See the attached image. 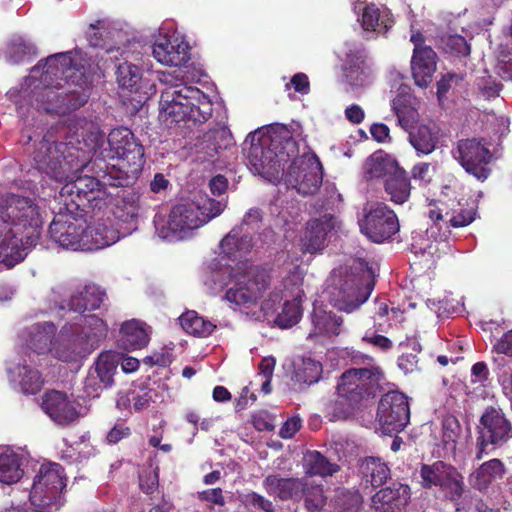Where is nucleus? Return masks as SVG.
Masks as SVG:
<instances>
[{"label":"nucleus","mask_w":512,"mask_h":512,"mask_svg":"<svg viewBox=\"0 0 512 512\" xmlns=\"http://www.w3.org/2000/svg\"><path fill=\"white\" fill-rule=\"evenodd\" d=\"M6 203L0 209V263L13 267L25 258L26 249L36 246L42 220L30 198L13 194Z\"/></svg>","instance_id":"obj_1"},{"label":"nucleus","mask_w":512,"mask_h":512,"mask_svg":"<svg viewBox=\"0 0 512 512\" xmlns=\"http://www.w3.org/2000/svg\"><path fill=\"white\" fill-rule=\"evenodd\" d=\"M383 373L378 367L350 368L337 381V398L328 405L331 420H347L371 405Z\"/></svg>","instance_id":"obj_2"},{"label":"nucleus","mask_w":512,"mask_h":512,"mask_svg":"<svg viewBox=\"0 0 512 512\" xmlns=\"http://www.w3.org/2000/svg\"><path fill=\"white\" fill-rule=\"evenodd\" d=\"M106 157L116 159V164L107 163L104 158L96 157L100 168L106 169L105 182L122 187L133 186L145 164L144 147L127 127L113 128L107 137Z\"/></svg>","instance_id":"obj_3"},{"label":"nucleus","mask_w":512,"mask_h":512,"mask_svg":"<svg viewBox=\"0 0 512 512\" xmlns=\"http://www.w3.org/2000/svg\"><path fill=\"white\" fill-rule=\"evenodd\" d=\"M167 85L160 96V112L171 122H184L188 127L207 122L213 112L208 95L195 86L186 85L183 77L164 75Z\"/></svg>","instance_id":"obj_4"},{"label":"nucleus","mask_w":512,"mask_h":512,"mask_svg":"<svg viewBox=\"0 0 512 512\" xmlns=\"http://www.w3.org/2000/svg\"><path fill=\"white\" fill-rule=\"evenodd\" d=\"M43 82L63 80L67 87H63L64 100L56 108L55 114H68L84 106L89 98L88 79L84 66L72 58V52L57 53L45 60Z\"/></svg>","instance_id":"obj_5"},{"label":"nucleus","mask_w":512,"mask_h":512,"mask_svg":"<svg viewBox=\"0 0 512 512\" xmlns=\"http://www.w3.org/2000/svg\"><path fill=\"white\" fill-rule=\"evenodd\" d=\"M31 157L39 173L60 183L66 181L70 173L86 166L84 152L70 143L57 141L53 128L35 144Z\"/></svg>","instance_id":"obj_6"},{"label":"nucleus","mask_w":512,"mask_h":512,"mask_svg":"<svg viewBox=\"0 0 512 512\" xmlns=\"http://www.w3.org/2000/svg\"><path fill=\"white\" fill-rule=\"evenodd\" d=\"M374 287L373 268L367 262L359 261L345 273L332 276L329 302L339 311L352 313L368 300Z\"/></svg>","instance_id":"obj_7"},{"label":"nucleus","mask_w":512,"mask_h":512,"mask_svg":"<svg viewBox=\"0 0 512 512\" xmlns=\"http://www.w3.org/2000/svg\"><path fill=\"white\" fill-rule=\"evenodd\" d=\"M298 154V145L289 129L282 125L279 132L262 136L252 142L248 151L249 164L259 174H279L286 164Z\"/></svg>","instance_id":"obj_8"},{"label":"nucleus","mask_w":512,"mask_h":512,"mask_svg":"<svg viewBox=\"0 0 512 512\" xmlns=\"http://www.w3.org/2000/svg\"><path fill=\"white\" fill-rule=\"evenodd\" d=\"M92 166L95 176H78L74 180L69 178L64 181L65 184L61 188L60 194L65 198V209H72L76 212L83 213L88 211L101 210L105 205V186L122 187L121 185H113L105 182L104 168H100L98 160L95 158L90 163L86 162V166Z\"/></svg>","instance_id":"obj_9"},{"label":"nucleus","mask_w":512,"mask_h":512,"mask_svg":"<svg viewBox=\"0 0 512 512\" xmlns=\"http://www.w3.org/2000/svg\"><path fill=\"white\" fill-rule=\"evenodd\" d=\"M231 286L224 298L238 306L249 309L256 306L270 287L267 269L245 261L230 268Z\"/></svg>","instance_id":"obj_10"},{"label":"nucleus","mask_w":512,"mask_h":512,"mask_svg":"<svg viewBox=\"0 0 512 512\" xmlns=\"http://www.w3.org/2000/svg\"><path fill=\"white\" fill-rule=\"evenodd\" d=\"M226 204L207 195H198L195 200L173 206L167 222L173 233H185L197 229L219 216Z\"/></svg>","instance_id":"obj_11"},{"label":"nucleus","mask_w":512,"mask_h":512,"mask_svg":"<svg viewBox=\"0 0 512 512\" xmlns=\"http://www.w3.org/2000/svg\"><path fill=\"white\" fill-rule=\"evenodd\" d=\"M475 458L481 460L491 450L502 446L512 436V425L499 407L488 406L479 419Z\"/></svg>","instance_id":"obj_12"},{"label":"nucleus","mask_w":512,"mask_h":512,"mask_svg":"<svg viewBox=\"0 0 512 512\" xmlns=\"http://www.w3.org/2000/svg\"><path fill=\"white\" fill-rule=\"evenodd\" d=\"M66 487L64 468L58 463L42 464L34 478L29 494L35 507L58 510L63 504L62 491Z\"/></svg>","instance_id":"obj_13"},{"label":"nucleus","mask_w":512,"mask_h":512,"mask_svg":"<svg viewBox=\"0 0 512 512\" xmlns=\"http://www.w3.org/2000/svg\"><path fill=\"white\" fill-rule=\"evenodd\" d=\"M421 486L425 489L439 487L445 498L458 506L464 493V478L458 470L444 461L422 464Z\"/></svg>","instance_id":"obj_14"},{"label":"nucleus","mask_w":512,"mask_h":512,"mask_svg":"<svg viewBox=\"0 0 512 512\" xmlns=\"http://www.w3.org/2000/svg\"><path fill=\"white\" fill-rule=\"evenodd\" d=\"M285 181L303 196L316 194L323 182V167L315 153L295 154Z\"/></svg>","instance_id":"obj_15"},{"label":"nucleus","mask_w":512,"mask_h":512,"mask_svg":"<svg viewBox=\"0 0 512 512\" xmlns=\"http://www.w3.org/2000/svg\"><path fill=\"white\" fill-rule=\"evenodd\" d=\"M86 228L83 214L72 209H65L64 212L60 208L49 225L48 233L63 248L84 250Z\"/></svg>","instance_id":"obj_16"},{"label":"nucleus","mask_w":512,"mask_h":512,"mask_svg":"<svg viewBox=\"0 0 512 512\" xmlns=\"http://www.w3.org/2000/svg\"><path fill=\"white\" fill-rule=\"evenodd\" d=\"M360 231L375 243L391 239L400 229L396 213L385 203L370 206L359 220Z\"/></svg>","instance_id":"obj_17"},{"label":"nucleus","mask_w":512,"mask_h":512,"mask_svg":"<svg viewBox=\"0 0 512 512\" xmlns=\"http://www.w3.org/2000/svg\"><path fill=\"white\" fill-rule=\"evenodd\" d=\"M377 421L386 435L398 434L410 421V407L407 396L399 391L385 393L377 408Z\"/></svg>","instance_id":"obj_18"},{"label":"nucleus","mask_w":512,"mask_h":512,"mask_svg":"<svg viewBox=\"0 0 512 512\" xmlns=\"http://www.w3.org/2000/svg\"><path fill=\"white\" fill-rule=\"evenodd\" d=\"M457 153L455 159L458 160L467 173L482 182L489 177L491 174L489 164L493 156L480 140L475 138L459 140Z\"/></svg>","instance_id":"obj_19"},{"label":"nucleus","mask_w":512,"mask_h":512,"mask_svg":"<svg viewBox=\"0 0 512 512\" xmlns=\"http://www.w3.org/2000/svg\"><path fill=\"white\" fill-rule=\"evenodd\" d=\"M339 225L338 218L332 214H324L310 219L300 239V250L303 254H317L324 250L327 238Z\"/></svg>","instance_id":"obj_20"},{"label":"nucleus","mask_w":512,"mask_h":512,"mask_svg":"<svg viewBox=\"0 0 512 512\" xmlns=\"http://www.w3.org/2000/svg\"><path fill=\"white\" fill-rule=\"evenodd\" d=\"M409 485L395 481L378 490L371 498V508L375 512H401L409 503Z\"/></svg>","instance_id":"obj_21"},{"label":"nucleus","mask_w":512,"mask_h":512,"mask_svg":"<svg viewBox=\"0 0 512 512\" xmlns=\"http://www.w3.org/2000/svg\"><path fill=\"white\" fill-rule=\"evenodd\" d=\"M233 145V138L227 128L207 131L195 145L197 160L204 163H215L222 150Z\"/></svg>","instance_id":"obj_22"},{"label":"nucleus","mask_w":512,"mask_h":512,"mask_svg":"<svg viewBox=\"0 0 512 512\" xmlns=\"http://www.w3.org/2000/svg\"><path fill=\"white\" fill-rule=\"evenodd\" d=\"M152 54L161 64L180 67L190 60V47L178 38L164 36L153 44Z\"/></svg>","instance_id":"obj_23"},{"label":"nucleus","mask_w":512,"mask_h":512,"mask_svg":"<svg viewBox=\"0 0 512 512\" xmlns=\"http://www.w3.org/2000/svg\"><path fill=\"white\" fill-rule=\"evenodd\" d=\"M70 327L84 345V348H80L82 352L94 351L108 334L107 324L94 314L82 316L81 323L70 325Z\"/></svg>","instance_id":"obj_24"},{"label":"nucleus","mask_w":512,"mask_h":512,"mask_svg":"<svg viewBox=\"0 0 512 512\" xmlns=\"http://www.w3.org/2000/svg\"><path fill=\"white\" fill-rule=\"evenodd\" d=\"M41 407L53 421L60 425H68L78 417L77 409L67 395L57 390L45 392Z\"/></svg>","instance_id":"obj_25"},{"label":"nucleus","mask_w":512,"mask_h":512,"mask_svg":"<svg viewBox=\"0 0 512 512\" xmlns=\"http://www.w3.org/2000/svg\"><path fill=\"white\" fill-rule=\"evenodd\" d=\"M119 364L118 356L111 352L101 353L94 367L89 371L86 378V387L94 388V391L110 387L113 382V376L116 373Z\"/></svg>","instance_id":"obj_26"},{"label":"nucleus","mask_w":512,"mask_h":512,"mask_svg":"<svg viewBox=\"0 0 512 512\" xmlns=\"http://www.w3.org/2000/svg\"><path fill=\"white\" fill-rule=\"evenodd\" d=\"M437 53L433 49H417L411 58V73L414 83L427 88L433 81L437 69Z\"/></svg>","instance_id":"obj_27"},{"label":"nucleus","mask_w":512,"mask_h":512,"mask_svg":"<svg viewBox=\"0 0 512 512\" xmlns=\"http://www.w3.org/2000/svg\"><path fill=\"white\" fill-rule=\"evenodd\" d=\"M253 241L250 231H243V227H234L221 240V254L228 260L235 261L252 250Z\"/></svg>","instance_id":"obj_28"},{"label":"nucleus","mask_w":512,"mask_h":512,"mask_svg":"<svg viewBox=\"0 0 512 512\" xmlns=\"http://www.w3.org/2000/svg\"><path fill=\"white\" fill-rule=\"evenodd\" d=\"M106 298V292L99 286L88 284L71 295L68 306L70 310L82 314L99 309Z\"/></svg>","instance_id":"obj_29"},{"label":"nucleus","mask_w":512,"mask_h":512,"mask_svg":"<svg viewBox=\"0 0 512 512\" xmlns=\"http://www.w3.org/2000/svg\"><path fill=\"white\" fill-rule=\"evenodd\" d=\"M402 167L391 155L383 151L374 152L365 163V178L367 180L390 178Z\"/></svg>","instance_id":"obj_30"},{"label":"nucleus","mask_w":512,"mask_h":512,"mask_svg":"<svg viewBox=\"0 0 512 512\" xmlns=\"http://www.w3.org/2000/svg\"><path fill=\"white\" fill-rule=\"evenodd\" d=\"M383 188L388 201L395 205H403L411 196V179L407 171L402 167L390 178L385 179Z\"/></svg>","instance_id":"obj_31"},{"label":"nucleus","mask_w":512,"mask_h":512,"mask_svg":"<svg viewBox=\"0 0 512 512\" xmlns=\"http://www.w3.org/2000/svg\"><path fill=\"white\" fill-rule=\"evenodd\" d=\"M60 341L55 346L56 357L63 362H76L78 359L86 357L89 352H82L83 343L73 331L72 327L65 325L60 333Z\"/></svg>","instance_id":"obj_32"},{"label":"nucleus","mask_w":512,"mask_h":512,"mask_svg":"<svg viewBox=\"0 0 512 512\" xmlns=\"http://www.w3.org/2000/svg\"><path fill=\"white\" fill-rule=\"evenodd\" d=\"M408 140L418 155H429L438 144V129L435 125L420 124L408 130Z\"/></svg>","instance_id":"obj_33"},{"label":"nucleus","mask_w":512,"mask_h":512,"mask_svg":"<svg viewBox=\"0 0 512 512\" xmlns=\"http://www.w3.org/2000/svg\"><path fill=\"white\" fill-rule=\"evenodd\" d=\"M23 455L9 447L0 449V482L13 484L23 476Z\"/></svg>","instance_id":"obj_34"},{"label":"nucleus","mask_w":512,"mask_h":512,"mask_svg":"<svg viewBox=\"0 0 512 512\" xmlns=\"http://www.w3.org/2000/svg\"><path fill=\"white\" fill-rule=\"evenodd\" d=\"M149 340L145 323L132 319L122 324L120 328V341L125 349H141L148 344Z\"/></svg>","instance_id":"obj_35"},{"label":"nucleus","mask_w":512,"mask_h":512,"mask_svg":"<svg viewBox=\"0 0 512 512\" xmlns=\"http://www.w3.org/2000/svg\"><path fill=\"white\" fill-rule=\"evenodd\" d=\"M119 238L118 232L104 223L87 225L84 250H99L114 244Z\"/></svg>","instance_id":"obj_36"},{"label":"nucleus","mask_w":512,"mask_h":512,"mask_svg":"<svg viewBox=\"0 0 512 512\" xmlns=\"http://www.w3.org/2000/svg\"><path fill=\"white\" fill-rule=\"evenodd\" d=\"M303 468L305 474L312 476L328 477L340 470L337 463L329 461L317 450L307 451L303 457Z\"/></svg>","instance_id":"obj_37"},{"label":"nucleus","mask_w":512,"mask_h":512,"mask_svg":"<svg viewBox=\"0 0 512 512\" xmlns=\"http://www.w3.org/2000/svg\"><path fill=\"white\" fill-rule=\"evenodd\" d=\"M313 332L309 337L323 335L327 337L338 336L342 329L343 319L332 312L314 310L312 313Z\"/></svg>","instance_id":"obj_38"},{"label":"nucleus","mask_w":512,"mask_h":512,"mask_svg":"<svg viewBox=\"0 0 512 512\" xmlns=\"http://www.w3.org/2000/svg\"><path fill=\"white\" fill-rule=\"evenodd\" d=\"M371 67L364 52L358 51L349 55L345 76L353 86H364L371 76Z\"/></svg>","instance_id":"obj_39"},{"label":"nucleus","mask_w":512,"mask_h":512,"mask_svg":"<svg viewBox=\"0 0 512 512\" xmlns=\"http://www.w3.org/2000/svg\"><path fill=\"white\" fill-rule=\"evenodd\" d=\"M360 471L365 482L374 488L385 484L391 475L388 465L376 457H366L361 463Z\"/></svg>","instance_id":"obj_40"},{"label":"nucleus","mask_w":512,"mask_h":512,"mask_svg":"<svg viewBox=\"0 0 512 512\" xmlns=\"http://www.w3.org/2000/svg\"><path fill=\"white\" fill-rule=\"evenodd\" d=\"M323 368L319 361L310 357L302 358L294 365L292 381L298 384L299 388L310 386L318 382L322 376Z\"/></svg>","instance_id":"obj_41"},{"label":"nucleus","mask_w":512,"mask_h":512,"mask_svg":"<svg viewBox=\"0 0 512 512\" xmlns=\"http://www.w3.org/2000/svg\"><path fill=\"white\" fill-rule=\"evenodd\" d=\"M182 329L195 337L206 338L212 334L216 325L200 316L194 310H188L179 317Z\"/></svg>","instance_id":"obj_42"},{"label":"nucleus","mask_w":512,"mask_h":512,"mask_svg":"<svg viewBox=\"0 0 512 512\" xmlns=\"http://www.w3.org/2000/svg\"><path fill=\"white\" fill-rule=\"evenodd\" d=\"M55 333L56 326L53 323L45 322L34 325L30 333L29 348L37 354L50 351Z\"/></svg>","instance_id":"obj_43"},{"label":"nucleus","mask_w":512,"mask_h":512,"mask_svg":"<svg viewBox=\"0 0 512 512\" xmlns=\"http://www.w3.org/2000/svg\"><path fill=\"white\" fill-rule=\"evenodd\" d=\"M394 21L389 10L383 12L375 4L367 5L362 13V27L366 31H387Z\"/></svg>","instance_id":"obj_44"},{"label":"nucleus","mask_w":512,"mask_h":512,"mask_svg":"<svg viewBox=\"0 0 512 512\" xmlns=\"http://www.w3.org/2000/svg\"><path fill=\"white\" fill-rule=\"evenodd\" d=\"M363 497L358 491L341 489L333 499L335 512H361Z\"/></svg>","instance_id":"obj_45"},{"label":"nucleus","mask_w":512,"mask_h":512,"mask_svg":"<svg viewBox=\"0 0 512 512\" xmlns=\"http://www.w3.org/2000/svg\"><path fill=\"white\" fill-rule=\"evenodd\" d=\"M56 85L51 87H45L40 92L37 93L36 101L38 103V108L44 110L47 113L55 114V111L52 108H56L62 104L64 100L63 96V86L61 85L62 80H55Z\"/></svg>","instance_id":"obj_46"},{"label":"nucleus","mask_w":512,"mask_h":512,"mask_svg":"<svg viewBox=\"0 0 512 512\" xmlns=\"http://www.w3.org/2000/svg\"><path fill=\"white\" fill-rule=\"evenodd\" d=\"M302 316V307L300 298L284 302L282 311L276 317V323L282 328H290L300 320Z\"/></svg>","instance_id":"obj_47"},{"label":"nucleus","mask_w":512,"mask_h":512,"mask_svg":"<svg viewBox=\"0 0 512 512\" xmlns=\"http://www.w3.org/2000/svg\"><path fill=\"white\" fill-rule=\"evenodd\" d=\"M462 428L459 420L448 415L442 421V443L446 450L455 452L458 438L460 437Z\"/></svg>","instance_id":"obj_48"},{"label":"nucleus","mask_w":512,"mask_h":512,"mask_svg":"<svg viewBox=\"0 0 512 512\" xmlns=\"http://www.w3.org/2000/svg\"><path fill=\"white\" fill-rule=\"evenodd\" d=\"M153 400V390L145 387L130 390L125 396L120 397L117 404L127 407L132 403L135 411H141L149 406Z\"/></svg>","instance_id":"obj_49"},{"label":"nucleus","mask_w":512,"mask_h":512,"mask_svg":"<svg viewBox=\"0 0 512 512\" xmlns=\"http://www.w3.org/2000/svg\"><path fill=\"white\" fill-rule=\"evenodd\" d=\"M439 47L445 53H450L454 56L465 57L470 54V46L466 39L458 34H444L439 38Z\"/></svg>","instance_id":"obj_50"},{"label":"nucleus","mask_w":512,"mask_h":512,"mask_svg":"<svg viewBox=\"0 0 512 512\" xmlns=\"http://www.w3.org/2000/svg\"><path fill=\"white\" fill-rule=\"evenodd\" d=\"M116 78L121 87L132 89L141 79L140 68L125 60L117 65Z\"/></svg>","instance_id":"obj_51"},{"label":"nucleus","mask_w":512,"mask_h":512,"mask_svg":"<svg viewBox=\"0 0 512 512\" xmlns=\"http://www.w3.org/2000/svg\"><path fill=\"white\" fill-rule=\"evenodd\" d=\"M302 500H304L305 507L309 512L320 511L327 500L323 486L312 485L306 481Z\"/></svg>","instance_id":"obj_52"},{"label":"nucleus","mask_w":512,"mask_h":512,"mask_svg":"<svg viewBox=\"0 0 512 512\" xmlns=\"http://www.w3.org/2000/svg\"><path fill=\"white\" fill-rule=\"evenodd\" d=\"M306 480L304 478H285L278 498L281 501H301L305 489Z\"/></svg>","instance_id":"obj_53"},{"label":"nucleus","mask_w":512,"mask_h":512,"mask_svg":"<svg viewBox=\"0 0 512 512\" xmlns=\"http://www.w3.org/2000/svg\"><path fill=\"white\" fill-rule=\"evenodd\" d=\"M44 385V379L41 373L25 366L21 373L20 387L21 391L27 395H35L41 391Z\"/></svg>","instance_id":"obj_54"},{"label":"nucleus","mask_w":512,"mask_h":512,"mask_svg":"<svg viewBox=\"0 0 512 512\" xmlns=\"http://www.w3.org/2000/svg\"><path fill=\"white\" fill-rule=\"evenodd\" d=\"M477 211L474 207L464 208L459 205V208L446 211L445 216L450 218L448 220L450 226L453 228H461L471 224L476 218Z\"/></svg>","instance_id":"obj_55"},{"label":"nucleus","mask_w":512,"mask_h":512,"mask_svg":"<svg viewBox=\"0 0 512 512\" xmlns=\"http://www.w3.org/2000/svg\"><path fill=\"white\" fill-rule=\"evenodd\" d=\"M505 468L501 460L491 459L484 462L476 471V477L482 478L483 483H490L494 478H502Z\"/></svg>","instance_id":"obj_56"},{"label":"nucleus","mask_w":512,"mask_h":512,"mask_svg":"<svg viewBox=\"0 0 512 512\" xmlns=\"http://www.w3.org/2000/svg\"><path fill=\"white\" fill-rule=\"evenodd\" d=\"M241 502L245 506H250L264 512H275L273 502L254 491L243 494L241 496Z\"/></svg>","instance_id":"obj_57"},{"label":"nucleus","mask_w":512,"mask_h":512,"mask_svg":"<svg viewBox=\"0 0 512 512\" xmlns=\"http://www.w3.org/2000/svg\"><path fill=\"white\" fill-rule=\"evenodd\" d=\"M197 499L201 502H207L209 505L207 508L212 511L214 510L213 505L225 506L226 500L223 494V490L220 487L205 489L197 492Z\"/></svg>","instance_id":"obj_58"},{"label":"nucleus","mask_w":512,"mask_h":512,"mask_svg":"<svg viewBox=\"0 0 512 512\" xmlns=\"http://www.w3.org/2000/svg\"><path fill=\"white\" fill-rule=\"evenodd\" d=\"M398 124L405 130L408 131L413 128V125L417 122L419 114L415 106H409L401 108L398 111H394Z\"/></svg>","instance_id":"obj_59"},{"label":"nucleus","mask_w":512,"mask_h":512,"mask_svg":"<svg viewBox=\"0 0 512 512\" xmlns=\"http://www.w3.org/2000/svg\"><path fill=\"white\" fill-rule=\"evenodd\" d=\"M362 341L382 351H388L393 346L392 341L388 337L377 334L371 329H368L365 332L364 336L362 337Z\"/></svg>","instance_id":"obj_60"},{"label":"nucleus","mask_w":512,"mask_h":512,"mask_svg":"<svg viewBox=\"0 0 512 512\" xmlns=\"http://www.w3.org/2000/svg\"><path fill=\"white\" fill-rule=\"evenodd\" d=\"M132 431L124 421L117 422L107 433L106 441L110 445L117 444L123 439H127L131 436Z\"/></svg>","instance_id":"obj_61"},{"label":"nucleus","mask_w":512,"mask_h":512,"mask_svg":"<svg viewBox=\"0 0 512 512\" xmlns=\"http://www.w3.org/2000/svg\"><path fill=\"white\" fill-rule=\"evenodd\" d=\"M262 222V211L259 208H251L244 215L242 222L237 227H243V231H250L251 234L260 228Z\"/></svg>","instance_id":"obj_62"},{"label":"nucleus","mask_w":512,"mask_h":512,"mask_svg":"<svg viewBox=\"0 0 512 512\" xmlns=\"http://www.w3.org/2000/svg\"><path fill=\"white\" fill-rule=\"evenodd\" d=\"M492 352L512 358V329L496 340L492 346Z\"/></svg>","instance_id":"obj_63"},{"label":"nucleus","mask_w":512,"mask_h":512,"mask_svg":"<svg viewBox=\"0 0 512 512\" xmlns=\"http://www.w3.org/2000/svg\"><path fill=\"white\" fill-rule=\"evenodd\" d=\"M430 167L431 164L428 162H420L415 164L411 169V177L423 185L430 184L432 181Z\"/></svg>","instance_id":"obj_64"}]
</instances>
